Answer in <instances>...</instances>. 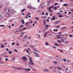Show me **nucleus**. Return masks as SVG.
<instances>
[{
	"label": "nucleus",
	"instance_id": "2f4dec72",
	"mask_svg": "<svg viewBox=\"0 0 73 73\" xmlns=\"http://www.w3.org/2000/svg\"><path fill=\"white\" fill-rule=\"evenodd\" d=\"M11 68H13L14 69H16V68L14 67V66H11Z\"/></svg>",
	"mask_w": 73,
	"mask_h": 73
},
{
	"label": "nucleus",
	"instance_id": "c03bdc74",
	"mask_svg": "<svg viewBox=\"0 0 73 73\" xmlns=\"http://www.w3.org/2000/svg\"><path fill=\"white\" fill-rule=\"evenodd\" d=\"M25 70V71H26L27 72V69L26 68H25V69H24Z\"/></svg>",
	"mask_w": 73,
	"mask_h": 73
},
{
	"label": "nucleus",
	"instance_id": "ea45409f",
	"mask_svg": "<svg viewBox=\"0 0 73 73\" xmlns=\"http://www.w3.org/2000/svg\"><path fill=\"white\" fill-rule=\"evenodd\" d=\"M59 17H62V15H59Z\"/></svg>",
	"mask_w": 73,
	"mask_h": 73
},
{
	"label": "nucleus",
	"instance_id": "39448f33",
	"mask_svg": "<svg viewBox=\"0 0 73 73\" xmlns=\"http://www.w3.org/2000/svg\"><path fill=\"white\" fill-rule=\"evenodd\" d=\"M45 2L42 3L39 6V8H43V6L44 5V4H45Z\"/></svg>",
	"mask_w": 73,
	"mask_h": 73
},
{
	"label": "nucleus",
	"instance_id": "412c9836",
	"mask_svg": "<svg viewBox=\"0 0 73 73\" xmlns=\"http://www.w3.org/2000/svg\"><path fill=\"white\" fill-rule=\"evenodd\" d=\"M23 29H21L19 30L18 31V32H23Z\"/></svg>",
	"mask_w": 73,
	"mask_h": 73
},
{
	"label": "nucleus",
	"instance_id": "5fc2aeb1",
	"mask_svg": "<svg viewBox=\"0 0 73 73\" xmlns=\"http://www.w3.org/2000/svg\"><path fill=\"white\" fill-rule=\"evenodd\" d=\"M6 55V54H2V56H5Z\"/></svg>",
	"mask_w": 73,
	"mask_h": 73
},
{
	"label": "nucleus",
	"instance_id": "37998d69",
	"mask_svg": "<svg viewBox=\"0 0 73 73\" xmlns=\"http://www.w3.org/2000/svg\"><path fill=\"white\" fill-rule=\"evenodd\" d=\"M29 40H31V36H29Z\"/></svg>",
	"mask_w": 73,
	"mask_h": 73
},
{
	"label": "nucleus",
	"instance_id": "49530a36",
	"mask_svg": "<svg viewBox=\"0 0 73 73\" xmlns=\"http://www.w3.org/2000/svg\"><path fill=\"white\" fill-rule=\"evenodd\" d=\"M57 5V3H55L54 4V5H55V6H56Z\"/></svg>",
	"mask_w": 73,
	"mask_h": 73
},
{
	"label": "nucleus",
	"instance_id": "9d476101",
	"mask_svg": "<svg viewBox=\"0 0 73 73\" xmlns=\"http://www.w3.org/2000/svg\"><path fill=\"white\" fill-rule=\"evenodd\" d=\"M22 60H26V61H27V58L25 57V56H23L22 57Z\"/></svg>",
	"mask_w": 73,
	"mask_h": 73
},
{
	"label": "nucleus",
	"instance_id": "603ef678",
	"mask_svg": "<svg viewBox=\"0 0 73 73\" xmlns=\"http://www.w3.org/2000/svg\"><path fill=\"white\" fill-rule=\"evenodd\" d=\"M27 28H23V30H25V29H27Z\"/></svg>",
	"mask_w": 73,
	"mask_h": 73
},
{
	"label": "nucleus",
	"instance_id": "dca6fc26",
	"mask_svg": "<svg viewBox=\"0 0 73 73\" xmlns=\"http://www.w3.org/2000/svg\"><path fill=\"white\" fill-rule=\"evenodd\" d=\"M51 1H49L48 2H47V3L48 4H47L48 5H50V4L49 3H50Z\"/></svg>",
	"mask_w": 73,
	"mask_h": 73
},
{
	"label": "nucleus",
	"instance_id": "0eeeda50",
	"mask_svg": "<svg viewBox=\"0 0 73 73\" xmlns=\"http://www.w3.org/2000/svg\"><path fill=\"white\" fill-rule=\"evenodd\" d=\"M61 22V21H58L55 22L54 24H59V23H60V22Z\"/></svg>",
	"mask_w": 73,
	"mask_h": 73
},
{
	"label": "nucleus",
	"instance_id": "4468645a",
	"mask_svg": "<svg viewBox=\"0 0 73 73\" xmlns=\"http://www.w3.org/2000/svg\"><path fill=\"white\" fill-rule=\"evenodd\" d=\"M63 6H66V7H68V5L67 4H64L63 5Z\"/></svg>",
	"mask_w": 73,
	"mask_h": 73
},
{
	"label": "nucleus",
	"instance_id": "58836bf2",
	"mask_svg": "<svg viewBox=\"0 0 73 73\" xmlns=\"http://www.w3.org/2000/svg\"><path fill=\"white\" fill-rule=\"evenodd\" d=\"M53 5H52L51 6V7H49V8H50L51 9V8H53Z\"/></svg>",
	"mask_w": 73,
	"mask_h": 73
},
{
	"label": "nucleus",
	"instance_id": "de8ad7c7",
	"mask_svg": "<svg viewBox=\"0 0 73 73\" xmlns=\"http://www.w3.org/2000/svg\"><path fill=\"white\" fill-rule=\"evenodd\" d=\"M55 45H56V46H58V44H55Z\"/></svg>",
	"mask_w": 73,
	"mask_h": 73
},
{
	"label": "nucleus",
	"instance_id": "09e8293b",
	"mask_svg": "<svg viewBox=\"0 0 73 73\" xmlns=\"http://www.w3.org/2000/svg\"><path fill=\"white\" fill-rule=\"evenodd\" d=\"M35 56L36 57H39V56H38V55H35Z\"/></svg>",
	"mask_w": 73,
	"mask_h": 73
},
{
	"label": "nucleus",
	"instance_id": "4be33fe9",
	"mask_svg": "<svg viewBox=\"0 0 73 73\" xmlns=\"http://www.w3.org/2000/svg\"><path fill=\"white\" fill-rule=\"evenodd\" d=\"M21 21L22 23H23V24H25V23L24 22V21L23 20H21Z\"/></svg>",
	"mask_w": 73,
	"mask_h": 73
},
{
	"label": "nucleus",
	"instance_id": "5701e85b",
	"mask_svg": "<svg viewBox=\"0 0 73 73\" xmlns=\"http://www.w3.org/2000/svg\"><path fill=\"white\" fill-rule=\"evenodd\" d=\"M31 64H28V66H29L30 67H32V65Z\"/></svg>",
	"mask_w": 73,
	"mask_h": 73
},
{
	"label": "nucleus",
	"instance_id": "9b49d317",
	"mask_svg": "<svg viewBox=\"0 0 73 73\" xmlns=\"http://www.w3.org/2000/svg\"><path fill=\"white\" fill-rule=\"evenodd\" d=\"M43 71L44 72H49V70L48 69H45L43 70Z\"/></svg>",
	"mask_w": 73,
	"mask_h": 73
},
{
	"label": "nucleus",
	"instance_id": "2eb2a0df",
	"mask_svg": "<svg viewBox=\"0 0 73 73\" xmlns=\"http://www.w3.org/2000/svg\"><path fill=\"white\" fill-rule=\"evenodd\" d=\"M58 43H60V44H61V43H62L61 41V40H58Z\"/></svg>",
	"mask_w": 73,
	"mask_h": 73
},
{
	"label": "nucleus",
	"instance_id": "f8f14e48",
	"mask_svg": "<svg viewBox=\"0 0 73 73\" xmlns=\"http://www.w3.org/2000/svg\"><path fill=\"white\" fill-rule=\"evenodd\" d=\"M45 45H46V46H49V44L47 42H45Z\"/></svg>",
	"mask_w": 73,
	"mask_h": 73
},
{
	"label": "nucleus",
	"instance_id": "7ed1b4c3",
	"mask_svg": "<svg viewBox=\"0 0 73 73\" xmlns=\"http://www.w3.org/2000/svg\"><path fill=\"white\" fill-rule=\"evenodd\" d=\"M4 12L5 13H8L10 12V9L9 8H6L5 9Z\"/></svg>",
	"mask_w": 73,
	"mask_h": 73
},
{
	"label": "nucleus",
	"instance_id": "a18cd8bd",
	"mask_svg": "<svg viewBox=\"0 0 73 73\" xmlns=\"http://www.w3.org/2000/svg\"><path fill=\"white\" fill-rule=\"evenodd\" d=\"M25 32L21 33H18L19 34H24Z\"/></svg>",
	"mask_w": 73,
	"mask_h": 73
},
{
	"label": "nucleus",
	"instance_id": "774afa93",
	"mask_svg": "<svg viewBox=\"0 0 73 73\" xmlns=\"http://www.w3.org/2000/svg\"><path fill=\"white\" fill-rule=\"evenodd\" d=\"M60 51L61 52H63V50H62L61 49L60 50Z\"/></svg>",
	"mask_w": 73,
	"mask_h": 73
},
{
	"label": "nucleus",
	"instance_id": "6e6d98bb",
	"mask_svg": "<svg viewBox=\"0 0 73 73\" xmlns=\"http://www.w3.org/2000/svg\"><path fill=\"white\" fill-rule=\"evenodd\" d=\"M54 10H56V9H57V8H56V7H55L54 8Z\"/></svg>",
	"mask_w": 73,
	"mask_h": 73
},
{
	"label": "nucleus",
	"instance_id": "0e129e2a",
	"mask_svg": "<svg viewBox=\"0 0 73 73\" xmlns=\"http://www.w3.org/2000/svg\"><path fill=\"white\" fill-rule=\"evenodd\" d=\"M23 46H28V45H23Z\"/></svg>",
	"mask_w": 73,
	"mask_h": 73
},
{
	"label": "nucleus",
	"instance_id": "680f3d73",
	"mask_svg": "<svg viewBox=\"0 0 73 73\" xmlns=\"http://www.w3.org/2000/svg\"><path fill=\"white\" fill-rule=\"evenodd\" d=\"M64 43H65L66 44H68V41L65 42H64Z\"/></svg>",
	"mask_w": 73,
	"mask_h": 73
},
{
	"label": "nucleus",
	"instance_id": "c85d7f7f",
	"mask_svg": "<svg viewBox=\"0 0 73 73\" xmlns=\"http://www.w3.org/2000/svg\"><path fill=\"white\" fill-rule=\"evenodd\" d=\"M53 62H54V64H57V62H56V61H53Z\"/></svg>",
	"mask_w": 73,
	"mask_h": 73
},
{
	"label": "nucleus",
	"instance_id": "052dcab7",
	"mask_svg": "<svg viewBox=\"0 0 73 73\" xmlns=\"http://www.w3.org/2000/svg\"><path fill=\"white\" fill-rule=\"evenodd\" d=\"M5 61H8V58H5Z\"/></svg>",
	"mask_w": 73,
	"mask_h": 73
},
{
	"label": "nucleus",
	"instance_id": "20e7f679",
	"mask_svg": "<svg viewBox=\"0 0 73 73\" xmlns=\"http://www.w3.org/2000/svg\"><path fill=\"white\" fill-rule=\"evenodd\" d=\"M56 60L58 61H60V62H62V59L60 57L58 58H56Z\"/></svg>",
	"mask_w": 73,
	"mask_h": 73
},
{
	"label": "nucleus",
	"instance_id": "c756f323",
	"mask_svg": "<svg viewBox=\"0 0 73 73\" xmlns=\"http://www.w3.org/2000/svg\"><path fill=\"white\" fill-rule=\"evenodd\" d=\"M25 9L24 8L23 9V10H21L22 11V12H24V11H25Z\"/></svg>",
	"mask_w": 73,
	"mask_h": 73
},
{
	"label": "nucleus",
	"instance_id": "1a4fd4ad",
	"mask_svg": "<svg viewBox=\"0 0 73 73\" xmlns=\"http://www.w3.org/2000/svg\"><path fill=\"white\" fill-rule=\"evenodd\" d=\"M49 33L48 31H47L46 33H44L45 34L44 35V37H46V35H47V33Z\"/></svg>",
	"mask_w": 73,
	"mask_h": 73
},
{
	"label": "nucleus",
	"instance_id": "a878e982",
	"mask_svg": "<svg viewBox=\"0 0 73 73\" xmlns=\"http://www.w3.org/2000/svg\"><path fill=\"white\" fill-rule=\"evenodd\" d=\"M14 50L15 52H18V50L16 49H14Z\"/></svg>",
	"mask_w": 73,
	"mask_h": 73
},
{
	"label": "nucleus",
	"instance_id": "f03ea898",
	"mask_svg": "<svg viewBox=\"0 0 73 73\" xmlns=\"http://www.w3.org/2000/svg\"><path fill=\"white\" fill-rule=\"evenodd\" d=\"M29 60H31L29 61L30 64H31V65H33L34 64V63L33 62V60H32V58L31 57H29Z\"/></svg>",
	"mask_w": 73,
	"mask_h": 73
},
{
	"label": "nucleus",
	"instance_id": "ddd939ff",
	"mask_svg": "<svg viewBox=\"0 0 73 73\" xmlns=\"http://www.w3.org/2000/svg\"><path fill=\"white\" fill-rule=\"evenodd\" d=\"M52 19L53 20H55V19H56V18H55V17L54 16H53L52 17Z\"/></svg>",
	"mask_w": 73,
	"mask_h": 73
},
{
	"label": "nucleus",
	"instance_id": "b1692460",
	"mask_svg": "<svg viewBox=\"0 0 73 73\" xmlns=\"http://www.w3.org/2000/svg\"><path fill=\"white\" fill-rule=\"evenodd\" d=\"M1 47L2 48H4V46L5 45H3V44H1Z\"/></svg>",
	"mask_w": 73,
	"mask_h": 73
},
{
	"label": "nucleus",
	"instance_id": "bb28decb",
	"mask_svg": "<svg viewBox=\"0 0 73 73\" xmlns=\"http://www.w3.org/2000/svg\"><path fill=\"white\" fill-rule=\"evenodd\" d=\"M53 31L54 32H57V30L56 29H54L53 30Z\"/></svg>",
	"mask_w": 73,
	"mask_h": 73
},
{
	"label": "nucleus",
	"instance_id": "e2e57ef3",
	"mask_svg": "<svg viewBox=\"0 0 73 73\" xmlns=\"http://www.w3.org/2000/svg\"><path fill=\"white\" fill-rule=\"evenodd\" d=\"M23 25H22L20 26V28H21L22 27H23Z\"/></svg>",
	"mask_w": 73,
	"mask_h": 73
},
{
	"label": "nucleus",
	"instance_id": "6ab92c4d",
	"mask_svg": "<svg viewBox=\"0 0 73 73\" xmlns=\"http://www.w3.org/2000/svg\"><path fill=\"white\" fill-rule=\"evenodd\" d=\"M48 9L49 10V11L50 12H52V10L51 9H50V7H49Z\"/></svg>",
	"mask_w": 73,
	"mask_h": 73
},
{
	"label": "nucleus",
	"instance_id": "8fccbe9b",
	"mask_svg": "<svg viewBox=\"0 0 73 73\" xmlns=\"http://www.w3.org/2000/svg\"><path fill=\"white\" fill-rule=\"evenodd\" d=\"M2 7V5L0 4V9Z\"/></svg>",
	"mask_w": 73,
	"mask_h": 73
},
{
	"label": "nucleus",
	"instance_id": "c9c22d12",
	"mask_svg": "<svg viewBox=\"0 0 73 73\" xmlns=\"http://www.w3.org/2000/svg\"><path fill=\"white\" fill-rule=\"evenodd\" d=\"M61 40H65L64 38H63V37H62V38H60Z\"/></svg>",
	"mask_w": 73,
	"mask_h": 73
},
{
	"label": "nucleus",
	"instance_id": "cd10ccee",
	"mask_svg": "<svg viewBox=\"0 0 73 73\" xmlns=\"http://www.w3.org/2000/svg\"><path fill=\"white\" fill-rule=\"evenodd\" d=\"M9 53L10 54H12V51H9Z\"/></svg>",
	"mask_w": 73,
	"mask_h": 73
},
{
	"label": "nucleus",
	"instance_id": "4c0bfd02",
	"mask_svg": "<svg viewBox=\"0 0 73 73\" xmlns=\"http://www.w3.org/2000/svg\"><path fill=\"white\" fill-rule=\"evenodd\" d=\"M35 52H40V51L37 50H35Z\"/></svg>",
	"mask_w": 73,
	"mask_h": 73
},
{
	"label": "nucleus",
	"instance_id": "423d86ee",
	"mask_svg": "<svg viewBox=\"0 0 73 73\" xmlns=\"http://www.w3.org/2000/svg\"><path fill=\"white\" fill-rule=\"evenodd\" d=\"M16 69H19V70H24V68L22 67H19L17 68H16Z\"/></svg>",
	"mask_w": 73,
	"mask_h": 73
},
{
	"label": "nucleus",
	"instance_id": "f257e3e1",
	"mask_svg": "<svg viewBox=\"0 0 73 73\" xmlns=\"http://www.w3.org/2000/svg\"><path fill=\"white\" fill-rule=\"evenodd\" d=\"M27 39H28V36L27 35H25L23 38V41L24 42H25L27 40Z\"/></svg>",
	"mask_w": 73,
	"mask_h": 73
},
{
	"label": "nucleus",
	"instance_id": "aec40b11",
	"mask_svg": "<svg viewBox=\"0 0 73 73\" xmlns=\"http://www.w3.org/2000/svg\"><path fill=\"white\" fill-rule=\"evenodd\" d=\"M66 28H67V27H65L62 28L61 29H66Z\"/></svg>",
	"mask_w": 73,
	"mask_h": 73
},
{
	"label": "nucleus",
	"instance_id": "3c124183",
	"mask_svg": "<svg viewBox=\"0 0 73 73\" xmlns=\"http://www.w3.org/2000/svg\"><path fill=\"white\" fill-rule=\"evenodd\" d=\"M45 15H46V16H48V13H46L45 14Z\"/></svg>",
	"mask_w": 73,
	"mask_h": 73
},
{
	"label": "nucleus",
	"instance_id": "72a5a7b5",
	"mask_svg": "<svg viewBox=\"0 0 73 73\" xmlns=\"http://www.w3.org/2000/svg\"><path fill=\"white\" fill-rule=\"evenodd\" d=\"M60 26H56L55 27V28H60Z\"/></svg>",
	"mask_w": 73,
	"mask_h": 73
},
{
	"label": "nucleus",
	"instance_id": "f3484780",
	"mask_svg": "<svg viewBox=\"0 0 73 73\" xmlns=\"http://www.w3.org/2000/svg\"><path fill=\"white\" fill-rule=\"evenodd\" d=\"M11 59L12 60V61H15V57H13V58H11Z\"/></svg>",
	"mask_w": 73,
	"mask_h": 73
},
{
	"label": "nucleus",
	"instance_id": "bf43d9fd",
	"mask_svg": "<svg viewBox=\"0 0 73 73\" xmlns=\"http://www.w3.org/2000/svg\"><path fill=\"white\" fill-rule=\"evenodd\" d=\"M30 23H33V21H30Z\"/></svg>",
	"mask_w": 73,
	"mask_h": 73
},
{
	"label": "nucleus",
	"instance_id": "864d4df0",
	"mask_svg": "<svg viewBox=\"0 0 73 73\" xmlns=\"http://www.w3.org/2000/svg\"><path fill=\"white\" fill-rule=\"evenodd\" d=\"M63 60L64 61H65V62L66 61V60L65 59H64Z\"/></svg>",
	"mask_w": 73,
	"mask_h": 73
},
{
	"label": "nucleus",
	"instance_id": "79ce46f5",
	"mask_svg": "<svg viewBox=\"0 0 73 73\" xmlns=\"http://www.w3.org/2000/svg\"><path fill=\"white\" fill-rule=\"evenodd\" d=\"M0 27H5V25H0Z\"/></svg>",
	"mask_w": 73,
	"mask_h": 73
},
{
	"label": "nucleus",
	"instance_id": "338daca9",
	"mask_svg": "<svg viewBox=\"0 0 73 73\" xmlns=\"http://www.w3.org/2000/svg\"><path fill=\"white\" fill-rule=\"evenodd\" d=\"M15 42H13V43L12 44V45H14V44H15Z\"/></svg>",
	"mask_w": 73,
	"mask_h": 73
},
{
	"label": "nucleus",
	"instance_id": "a211bd4d",
	"mask_svg": "<svg viewBox=\"0 0 73 73\" xmlns=\"http://www.w3.org/2000/svg\"><path fill=\"white\" fill-rule=\"evenodd\" d=\"M28 8L30 9H32V7H30L29 6H28Z\"/></svg>",
	"mask_w": 73,
	"mask_h": 73
},
{
	"label": "nucleus",
	"instance_id": "473e14b6",
	"mask_svg": "<svg viewBox=\"0 0 73 73\" xmlns=\"http://www.w3.org/2000/svg\"><path fill=\"white\" fill-rule=\"evenodd\" d=\"M47 18H48V17L46 16H44L43 17L44 19H46Z\"/></svg>",
	"mask_w": 73,
	"mask_h": 73
},
{
	"label": "nucleus",
	"instance_id": "393cba45",
	"mask_svg": "<svg viewBox=\"0 0 73 73\" xmlns=\"http://www.w3.org/2000/svg\"><path fill=\"white\" fill-rule=\"evenodd\" d=\"M45 27H46V29H47V28H48V27H49V26H48V25H45Z\"/></svg>",
	"mask_w": 73,
	"mask_h": 73
},
{
	"label": "nucleus",
	"instance_id": "f704fd0d",
	"mask_svg": "<svg viewBox=\"0 0 73 73\" xmlns=\"http://www.w3.org/2000/svg\"><path fill=\"white\" fill-rule=\"evenodd\" d=\"M27 72H28L29 71H30V70H31V69L30 68H27Z\"/></svg>",
	"mask_w": 73,
	"mask_h": 73
},
{
	"label": "nucleus",
	"instance_id": "69168bd1",
	"mask_svg": "<svg viewBox=\"0 0 73 73\" xmlns=\"http://www.w3.org/2000/svg\"><path fill=\"white\" fill-rule=\"evenodd\" d=\"M60 3H62V0H60Z\"/></svg>",
	"mask_w": 73,
	"mask_h": 73
},
{
	"label": "nucleus",
	"instance_id": "7c9ffc66",
	"mask_svg": "<svg viewBox=\"0 0 73 73\" xmlns=\"http://www.w3.org/2000/svg\"><path fill=\"white\" fill-rule=\"evenodd\" d=\"M2 18H3V17H2V16H1V15H0V20H1V19H2Z\"/></svg>",
	"mask_w": 73,
	"mask_h": 73
},
{
	"label": "nucleus",
	"instance_id": "13d9d810",
	"mask_svg": "<svg viewBox=\"0 0 73 73\" xmlns=\"http://www.w3.org/2000/svg\"><path fill=\"white\" fill-rule=\"evenodd\" d=\"M35 19H36V20H38V17L36 18H35Z\"/></svg>",
	"mask_w": 73,
	"mask_h": 73
},
{
	"label": "nucleus",
	"instance_id": "a19ab883",
	"mask_svg": "<svg viewBox=\"0 0 73 73\" xmlns=\"http://www.w3.org/2000/svg\"><path fill=\"white\" fill-rule=\"evenodd\" d=\"M69 36H70V37H73V35H72L70 34Z\"/></svg>",
	"mask_w": 73,
	"mask_h": 73
},
{
	"label": "nucleus",
	"instance_id": "4d7b16f0",
	"mask_svg": "<svg viewBox=\"0 0 73 73\" xmlns=\"http://www.w3.org/2000/svg\"><path fill=\"white\" fill-rule=\"evenodd\" d=\"M32 25H30L29 26V27H28V28H29V27H32Z\"/></svg>",
	"mask_w": 73,
	"mask_h": 73
},
{
	"label": "nucleus",
	"instance_id": "6e6552de",
	"mask_svg": "<svg viewBox=\"0 0 73 73\" xmlns=\"http://www.w3.org/2000/svg\"><path fill=\"white\" fill-rule=\"evenodd\" d=\"M5 16L6 17H10L11 16V14L10 13H7L6 14Z\"/></svg>",
	"mask_w": 73,
	"mask_h": 73
},
{
	"label": "nucleus",
	"instance_id": "e433bc0d",
	"mask_svg": "<svg viewBox=\"0 0 73 73\" xmlns=\"http://www.w3.org/2000/svg\"><path fill=\"white\" fill-rule=\"evenodd\" d=\"M34 53L35 54H37V55H39V54L37 53L36 52H34Z\"/></svg>",
	"mask_w": 73,
	"mask_h": 73
}]
</instances>
